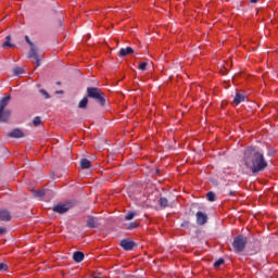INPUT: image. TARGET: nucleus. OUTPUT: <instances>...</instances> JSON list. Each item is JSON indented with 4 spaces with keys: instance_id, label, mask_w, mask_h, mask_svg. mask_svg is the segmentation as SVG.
<instances>
[{
    "instance_id": "f257e3e1",
    "label": "nucleus",
    "mask_w": 278,
    "mask_h": 278,
    "mask_svg": "<svg viewBox=\"0 0 278 278\" xmlns=\"http://www.w3.org/2000/svg\"><path fill=\"white\" fill-rule=\"evenodd\" d=\"M241 164L254 174L262 173V170L268 167V162L264 159V153L260 152L255 148H248L244 151Z\"/></svg>"
},
{
    "instance_id": "f03ea898",
    "label": "nucleus",
    "mask_w": 278,
    "mask_h": 278,
    "mask_svg": "<svg viewBox=\"0 0 278 278\" xmlns=\"http://www.w3.org/2000/svg\"><path fill=\"white\" fill-rule=\"evenodd\" d=\"M87 94L90 99H94L99 105H105V93L101 89L89 87L87 88Z\"/></svg>"
},
{
    "instance_id": "7ed1b4c3",
    "label": "nucleus",
    "mask_w": 278,
    "mask_h": 278,
    "mask_svg": "<svg viewBox=\"0 0 278 278\" xmlns=\"http://www.w3.org/2000/svg\"><path fill=\"white\" fill-rule=\"evenodd\" d=\"M247 237L244 236H238L233 239L232 248L235 249L236 253H242L247 247Z\"/></svg>"
},
{
    "instance_id": "20e7f679",
    "label": "nucleus",
    "mask_w": 278,
    "mask_h": 278,
    "mask_svg": "<svg viewBox=\"0 0 278 278\" xmlns=\"http://www.w3.org/2000/svg\"><path fill=\"white\" fill-rule=\"evenodd\" d=\"M26 42L30 46V51L28 53V58H34V64H36V66H40V58H38V52L36 50V46H34V42H31V40H29V37L26 36L25 37Z\"/></svg>"
},
{
    "instance_id": "39448f33",
    "label": "nucleus",
    "mask_w": 278,
    "mask_h": 278,
    "mask_svg": "<svg viewBox=\"0 0 278 278\" xmlns=\"http://www.w3.org/2000/svg\"><path fill=\"white\" fill-rule=\"evenodd\" d=\"M73 207L71 203H65V204H59L53 207V212H56L58 214H64L68 212V210Z\"/></svg>"
},
{
    "instance_id": "423d86ee",
    "label": "nucleus",
    "mask_w": 278,
    "mask_h": 278,
    "mask_svg": "<svg viewBox=\"0 0 278 278\" xmlns=\"http://www.w3.org/2000/svg\"><path fill=\"white\" fill-rule=\"evenodd\" d=\"M121 247L125 251H131L134 249V247H136V243L129 239H124L121 241Z\"/></svg>"
},
{
    "instance_id": "0eeeda50",
    "label": "nucleus",
    "mask_w": 278,
    "mask_h": 278,
    "mask_svg": "<svg viewBox=\"0 0 278 278\" xmlns=\"http://www.w3.org/2000/svg\"><path fill=\"white\" fill-rule=\"evenodd\" d=\"M197 223L199 225H205V223H207V215L201 211H199L197 214Z\"/></svg>"
},
{
    "instance_id": "6e6552de",
    "label": "nucleus",
    "mask_w": 278,
    "mask_h": 278,
    "mask_svg": "<svg viewBox=\"0 0 278 278\" xmlns=\"http://www.w3.org/2000/svg\"><path fill=\"white\" fill-rule=\"evenodd\" d=\"M10 110H2L0 112V123H8V119L10 118Z\"/></svg>"
},
{
    "instance_id": "1a4fd4ad",
    "label": "nucleus",
    "mask_w": 278,
    "mask_h": 278,
    "mask_svg": "<svg viewBox=\"0 0 278 278\" xmlns=\"http://www.w3.org/2000/svg\"><path fill=\"white\" fill-rule=\"evenodd\" d=\"M243 101H247V96L237 92L233 99V103H236V105H240V103H242Z\"/></svg>"
},
{
    "instance_id": "9d476101",
    "label": "nucleus",
    "mask_w": 278,
    "mask_h": 278,
    "mask_svg": "<svg viewBox=\"0 0 278 278\" xmlns=\"http://www.w3.org/2000/svg\"><path fill=\"white\" fill-rule=\"evenodd\" d=\"M131 53H134V50L131 49V47H127V48H122L119 50V58H125L126 55H131Z\"/></svg>"
},
{
    "instance_id": "9b49d317",
    "label": "nucleus",
    "mask_w": 278,
    "mask_h": 278,
    "mask_svg": "<svg viewBox=\"0 0 278 278\" xmlns=\"http://www.w3.org/2000/svg\"><path fill=\"white\" fill-rule=\"evenodd\" d=\"M87 227H90V228L99 227V219L97 217H88Z\"/></svg>"
},
{
    "instance_id": "f8f14e48",
    "label": "nucleus",
    "mask_w": 278,
    "mask_h": 278,
    "mask_svg": "<svg viewBox=\"0 0 278 278\" xmlns=\"http://www.w3.org/2000/svg\"><path fill=\"white\" fill-rule=\"evenodd\" d=\"M10 99L11 97L7 96L0 100V113L1 111L5 110V108H8V104L10 103Z\"/></svg>"
},
{
    "instance_id": "ddd939ff",
    "label": "nucleus",
    "mask_w": 278,
    "mask_h": 278,
    "mask_svg": "<svg viewBox=\"0 0 278 278\" xmlns=\"http://www.w3.org/2000/svg\"><path fill=\"white\" fill-rule=\"evenodd\" d=\"M51 194H53L51 190H43V189L35 192V197H49Z\"/></svg>"
},
{
    "instance_id": "4468645a",
    "label": "nucleus",
    "mask_w": 278,
    "mask_h": 278,
    "mask_svg": "<svg viewBox=\"0 0 278 278\" xmlns=\"http://www.w3.org/2000/svg\"><path fill=\"white\" fill-rule=\"evenodd\" d=\"M10 138H23V131L21 129H14L9 132Z\"/></svg>"
},
{
    "instance_id": "2eb2a0df",
    "label": "nucleus",
    "mask_w": 278,
    "mask_h": 278,
    "mask_svg": "<svg viewBox=\"0 0 278 278\" xmlns=\"http://www.w3.org/2000/svg\"><path fill=\"white\" fill-rule=\"evenodd\" d=\"M12 216L10 215L9 211H0V220H10Z\"/></svg>"
},
{
    "instance_id": "dca6fc26",
    "label": "nucleus",
    "mask_w": 278,
    "mask_h": 278,
    "mask_svg": "<svg viewBox=\"0 0 278 278\" xmlns=\"http://www.w3.org/2000/svg\"><path fill=\"white\" fill-rule=\"evenodd\" d=\"M74 262H84V253L83 252H74L73 254Z\"/></svg>"
},
{
    "instance_id": "f3484780",
    "label": "nucleus",
    "mask_w": 278,
    "mask_h": 278,
    "mask_svg": "<svg viewBox=\"0 0 278 278\" xmlns=\"http://www.w3.org/2000/svg\"><path fill=\"white\" fill-rule=\"evenodd\" d=\"M80 166H81V168H90L91 163L88 159H81Z\"/></svg>"
},
{
    "instance_id": "a211bd4d",
    "label": "nucleus",
    "mask_w": 278,
    "mask_h": 278,
    "mask_svg": "<svg viewBox=\"0 0 278 278\" xmlns=\"http://www.w3.org/2000/svg\"><path fill=\"white\" fill-rule=\"evenodd\" d=\"M88 106V99L84 98L79 103H78V108H80V110H86V108Z\"/></svg>"
},
{
    "instance_id": "6ab92c4d",
    "label": "nucleus",
    "mask_w": 278,
    "mask_h": 278,
    "mask_svg": "<svg viewBox=\"0 0 278 278\" xmlns=\"http://www.w3.org/2000/svg\"><path fill=\"white\" fill-rule=\"evenodd\" d=\"M159 205H161V207H168V200L166 198H161L159 200Z\"/></svg>"
},
{
    "instance_id": "aec40b11",
    "label": "nucleus",
    "mask_w": 278,
    "mask_h": 278,
    "mask_svg": "<svg viewBox=\"0 0 278 278\" xmlns=\"http://www.w3.org/2000/svg\"><path fill=\"white\" fill-rule=\"evenodd\" d=\"M206 199H207V201H211V202L216 201V194L214 192L210 191L206 194Z\"/></svg>"
},
{
    "instance_id": "412c9836",
    "label": "nucleus",
    "mask_w": 278,
    "mask_h": 278,
    "mask_svg": "<svg viewBox=\"0 0 278 278\" xmlns=\"http://www.w3.org/2000/svg\"><path fill=\"white\" fill-rule=\"evenodd\" d=\"M12 40V38L10 36H7V41L4 43H2V47H13V45L10 42Z\"/></svg>"
},
{
    "instance_id": "4be33fe9",
    "label": "nucleus",
    "mask_w": 278,
    "mask_h": 278,
    "mask_svg": "<svg viewBox=\"0 0 278 278\" xmlns=\"http://www.w3.org/2000/svg\"><path fill=\"white\" fill-rule=\"evenodd\" d=\"M33 125L35 127H38V125H42V121L40 119V117H35L33 121Z\"/></svg>"
},
{
    "instance_id": "5701e85b",
    "label": "nucleus",
    "mask_w": 278,
    "mask_h": 278,
    "mask_svg": "<svg viewBox=\"0 0 278 278\" xmlns=\"http://www.w3.org/2000/svg\"><path fill=\"white\" fill-rule=\"evenodd\" d=\"M223 264H225V260L219 258L214 263V267L218 268L219 266H223Z\"/></svg>"
},
{
    "instance_id": "b1692460",
    "label": "nucleus",
    "mask_w": 278,
    "mask_h": 278,
    "mask_svg": "<svg viewBox=\"0 0 278 278\" xmlns=\"http://www.w3.org/2000/svg\"><path fill=\"white\" fill-rule=\"evenodd\" d=\"M39 92L40 94H42V97H45V99H51V96H49V92H47V90L40 89Z\"/></svg>"
},
{
    "instance_id": "393cba45",
    "label": "nucleus",
    "mask_w": 278,
    "mask_h": 278,
    "mask_svg": "<svg viewBox=\"0 0 278 278\" xmlns=\"http://www.w3.org/2000/svg\"><path fill=\"white\" fill-rule=\"evenodd\" d=\"M136 216V213L130 212L125 216V220H134V217Z\"/></svg>"
},
{
    "instance_id": "a878e982",
    "label": "nucleus",
    "mask_w": 278,
    "mask_h": 278,
    "mask_svg": "<svg viewBox=\"0 0 278 278\" xmlns=\"http://www.w3.org/2000/svg\"><path fill=\"white\" fill-rule=\"evenodd\" d=\"M14 75H23L24 71L22 67H15L13 70Z\"/></svg>"
},
{
    "instance_id": "bb28decb",
    "label": "nucleus",
    "mask_w": 278,
    "mask_h": 278,
    "mask_svg": "<svg viewBox=\"0 0 278 278\" xmlns=\"http://www.w3.org/2000/svg\"><path fill=\"white\" fill-rule=\"evenodd\" d=\"M148 64H149V63H147V62H142V63L139 65V71H147Z\"/></svg>"
},
{
    "instance_id": "cd10ccee",
    "label": "nucleus",
    "mask_w": 278,
    "mask_h": 278,
    "mask_svg": "<svg viewBox=\"0 0 278 278\" xmlns=\"http://www.w3.org/2000/svg\"><path fill=\"white\" fill-rule=\"evenodd\" d=\"M138 227V224L136 222H132L129 224L128 229H136Z\"/></svg>"
},
{
    "instance_id": "c85d7f7f",
    "label": "nucleus",
    "mask_w": 278,
    "mask_h": 278,
    "mask_svg": "<svg viewBox=\"0 0 278 278\" xmlns=\"http://www.w3.org/2000/svg\"><path fill=\"white\" fill-rule=\"evenodd\" d=\"M0 270H8V264L0 263Z\"/></svg>"
},
{
    "instance_id": "c756f323",
    "label": "nucleus",
    "mask_w": 278,
    "mask_h": 278,
    "mask_svg": "<svg viewBox=\"0 0 278 278\" xmlns=\"http://www.w3.org/2000/svg\"><path fill=\"white\" fill-rule=\"evenodd\" d=\"M7 231L8 229H5V227H0V236H3Z\"/></svg>"
},
{
    "instance_id": "7c9ffc66",
    "label": "nucleus",
    "mask_w": 278,
    "mask_h": 278,
    "mask_svg": "<svg viewBox=\"0 0 278 278\" xmlns=\"http://www.w3.org/2000/svg\"><path fill=\"white\" fill-rule=\"evenodd\" d=\"M252 3H257V0H250Z\"/></svg>"
}]
</instances>
